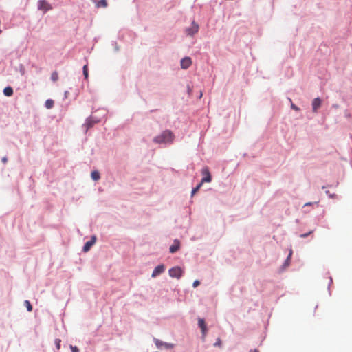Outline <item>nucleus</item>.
<instances>
[{
    "label": "nucleus",
    "instance_id": "412c9836",
    "mask_svg": "<svg viewBox=\"0 0 352 352\" xmlns=\"http://www.w3.org/2000/svg\"><path fill=\"white\" fill-rule=\"evenodd\" d=\"M203 184H201V182L200 184H199L196 188H195L194 189H192V196H193L201 188V185Z\"/></svg>",
    "mask_w": 352,
    "mask_h": 352
},
{
    "label": "nucleus",
    "instance_id": "a878e982",
    "mask_svg": "<svg viewBox=\"0 0 352 352\" xmlns=\"http://www.w3.org/2000/svg\"><path fill=\"white\" fill-rule=\"evenodd\" d=\"M200 282L198 280H196L193 282V287H197L198 285H199Z\"/></svg>",
    "mask_w": 352,
    "mask_h": 352
},
{
    "label": "nucleus",
    "instance_id": "f257e3e1",
    "mask_svg": "<svg viewBox=\"0 0 352 352\" xmlns=\"http://www.w3.org/2000/svg\"><path fill=\"white\" fill-rule=\"evenodd\" d=\"M174 139V135L173 133L169 130H166L162 132V133L158 136H156L153 141L157 144L162 143H172Z\"/></svg>",
    "mask_w": 352,
    "mask_h": 352
},
{
    "label": "nucleus",
    "instance_id": "2eb2a0df",
    "mask_svg": "<svg viewBox=\"0 0 352 352\" xmlns=\"http://www.w3.org/2000/svg\"><path fill=\"white\" fill-rule=\"evenodd\" d=\"M54 100L52 99H48L45 101V107L47 109H52L54 107Z\"/></svg>",
    "mask_w": 352,
    "mask_h": 352
},
{
    "label": "nucleus",
    "instance_id": "6e6552de",
    "mask_svg": "<svg viewBox=\"0 0 352 352\" xmlns=\"http://www.w3.org/2000/svg\"><path fill=\"white\" fill-rule=\"evenodd\" d=\"M96 237L95 236H93L91 237V239L87 242L85 243L84 247H83V251L84 252H88L91 247L96 243Z\"/></svg>",
    "mask_w": 352,
    "mask_h": 352
},
{
    "label": "nucleus",
    "instance_id": "1a4fd4ad",
    "mask_svg": "<svg viewBox=\"0 0 352 352\" xmlns=\"http://www.w3.org/2000/svg\"><path fill=\"white\" fill-rule=\"evenodd\" d=\"M165 270L164 265H157L153 270L151 276L156 277L157 276L162 274Z\"/></svg>",
    "mask_w": 352,
    "mask_h": 352
},
{
    "label": "nucleus",
    "instance_id": "cd10ccee",
    "mask_svg": "<svg viewBox=\"0 0 352 352\" xmlns=\"http://www.w3.org/2000/svg\"><path fill=\"white\" fill-rule=\"evenodd\" d=\"M1 160L3 164H6L8 162V158L7 157H3Z\"/></svg>",
    "mask_w": 352,
    "mask_h": 352
},
{
    "label": "nucleus",
    "instance_id": "f3484780",
    "mask_svg": "<svg viewBox=\"0 0 352 352\" xmlns=\"http://www.w3.org/2000/svg\"><path fill=\"white\" fill-rule=\"evenodd\" d=\"M98 121H92V117L90 118L89 119H88L86 122V126H87V129L92 127L93 124L94 122H97Z\"/></svg>",
    "mask_w": 352,
    "mask_h": 352
},
{
    "label": "nucleus",
    "instance_id": "9b49d317",
    "mask_svg": "<svg viewBox=\"0 0 352 352\" xmlns=\"http://www.w3.org/2000/svg\"><path fill=\"white\" fill-rule=\"evenodd\" d=\"M198 324H199V327L201 329L203 336H205L206 334V331H207V327H206V324L205 323L204 320L203 318H199L198 320Z\"/></svg>",
    "mask_w": 352,
    "mask_h": 352
},
{
    "label": "nucleus",
    "instance_id": "dca6fc26",
    "mask_svg": "<svg viewBox=\"0 0 352 352\" xmlns=\"http://www.w3.org/2000/svg\"><path fill=\"white\" fill-rule=\"evenodd\" d=\"M91 178H92L94 181H98V179H100V173H99V172H98V171H93V172L91 173Z\"/></svg>",
    "mask_w": 352,
    "mask_h": 352
},
{
    "label": "nucleus",
    "instance_id": "f03ea898",
    "mask_svg": "<svg viewBox=\"0 0 352 352\" xmlns=\"http://www.w3.org/2000/svg\"><path fill=\"white\" fill-rule=\"evenodd\" d=\"M168 273L170 276L179 279L182 276L183 271L179 267H174L169 270Z\"/></svg>",
    "mask_w": 352,
    "mask_h": 352
},
{
    "label": "nucleus",
    "instance_id": "20e7f679",
    "mask_svg": "<svg viewBox=\"0 0 352 352\" xmlns=\"http://www.w3.org/2000/svg\"><path fill=\"white\" fill-rule=\"evenodd\" d=\"M153 340H154V342H155L156 346L158 349H162V347H164L165 349H172L174 346V345L173 344L164 342L157 338H154Z\"/></svg>",
    "mask_w": 352,
    "mask_h": 352
},
{
    "label": "nucleus",
    "instance_id": "9d476101",
    "mask_svg": "<svg viewBox=\"0 0 352 352\" xmlns=\"http://www.w3.org/2000/svg\"><path fill=\"white\" fill-rule=\"evenodd\" d=\"M322 100L320 98H315L312 102V109L314 112H317L318 109L320 107Z\"/></svg>",
    "mask_w": 352,
    "mask_h": 352
},
{
    "label": "nucleus",
    "instance_id": "b1692460",
    "mask_svg": "<svg viewBox=\"0 0 352 352\" xmlns=\"http://www.w3.org/2000/svg\"><path fill=\"white\" fill-rule=\"evenodd\" d=\"M70 349H71L72 352H79L78 348L76 346L71 345Z\"/></svg>",
    "mask_w": 352,
    "mask_h": 352
},
{
    "label": "nucleus",
    "instance_id": "c85d7f7f",
    "mask_svg": "<svg viewBox=\"0 0 352 352\" xmlns=\"http://www.w3.org/2000/svg\"><path fill=\"white\" fill-rule=\"evenodd\" d=\"M312 205V203L311 202H308V203H306L304 206H311Z\"/></svg>",
    "mask_w": 352,
    "mask_h": 352
},
{
    "label": "nucleus",
    "instance_id": "ddd939ff",
    "mask_svg": "<svg viewBox=\"0 0 352 352\" xmlns=\"http://www.w3.org/2000/svg\"><path fill=\"white\" fill-rule=\"evenodd\" d=\"M3 94L6 96H11L13 94V89H12V88L11 87H6L3 89Z\"/></svg>",
    "mask_w": 352,
    "mask_h": 352
},
{
    "label": "nucleus",
    "instance_id": "c756f323",
    "mask_svg": "<svg viewBox=\"0 0 352 352\" xmlns=\"http://www.w3.org/2000/svg\"><path fill=\"white\" fill-rule=\"evenodd\" d=\"M250 352H258V350L254 349V350H251Z\"/></svg>",
    "mask_w": 352,
    "mask_h": 352
},
{
    "label": "nucleus",
    "instance_id": "7c9ffc66",
    "mask_svg": "<svg viewBox=\"0 0 352 352\" xmlns=\"http://www.w3.org/2000/svg\"><path fill=\"white\" fill-rule=\"evenodd\" d=\"M291 255H292V252L289 253V256H288V258H287V260H289V256H290Z\"/></svg>",
    "mask_w": 352,
    "mask_h": 352
},
{
    "label": "nucleus",
    "instance_id": "4468645a",
    "mask_svg": "<svg viewBox=\"0 0 352 352\" xmlns=\"http://www.w3.org/2000/svg\"><path fill=\"white\" fill-rule=\"evenodd\" d=\"M107 6V2L106 0H100L96 3L97 8H100V7L106 8Z\"/></svg>",
    "mask_w": 352,
    "mask_h": 352
},
{
    "label": "nucleus",
    "instance_id": "6ab92c4d",
    "mask_svg": "<svg viewBox=\"0 0 352 352\" xmlns=\"http://www.w3.org/2000/svg\"><path fill=\"white\" fill-rule=\"evenodd\" d=\"M83 75L85 76V78L86 80H87L88 77H89L88 65H85L84 67H83Z\"/></svg>",
    "mask_w": 352,
    "mask_h": 352
},
{
    "label": "nucleus",
    "instance_id": "5701e85b",
    "mask_svg": "<svg viewBox=\"0 0 352 352\" xmlns=\"http://www.w3.org/2000/svg\"><path fill=\"white\" fill-rule=\"evenodd\" d=\"M214 346L219 347L221 346V340L219 338L217 339L216 342L214 344Z\"/></svg>",
    "mask_w": 352,
    "mask_h": 352
},
{
    "label": "nucleus",
    "instance_id": "a211bd4d",
    "mask_svg": "<svg viewBox=\"0 0 352 352\" xmlns=\"http://www.w3.org/2000/svg\"><path fill=\"white\" fill-rule=\"evenodd\" d=\"M51 79L52 81L56 82L58 79V74L56 71H54L51 74Z\"/></svg>",
    "mask_w": 352,
    "mask_h": 352
},
{
    "label": "nucleus",
    "instance_id": "423d86ee",
    "mask_svg": "<svg viewBox=\"0 0 352 352\" xmlns=\"http://www.w3.org/2000/svg\"><path fill=\"white\" fill-rule=\"evenodd\" d=\"M199 30V25L195 21L192 23L190 28H186V32L188 35L192 36L196 34Z\"/></svg>",
    "mask_w": 352,
    "mask_h": 352
},
{
    "label": "nucleus",
    "instance_id": "bb28decb",
    "mask_svg": "<svg viewBox=\"0 0 352 352\" xmlns=\"http://www.w3.org/2000/svg\"><path fill=\"white\" fill-rule=\"evenodd\" d=\"M291 107L294 110H296V111H298L299 110V108L298 107H296L295 104H294L293 103H292Z\"/></svg>",
    "mask_w": 352,
    "mask_h": 352
},
{
    "label": "nucleus",
    "instance_id": "39448f33",
    "mask_svg": "<svg viewBox=\"0 0 352 352\" xmlns=\"http://www.w3.org/2000/svg\"><path fill=\"white\" fill-rule=\"evenodd\" d=\"M38 8L39 10H43L44 12L51 10L52 8L50 4L45 0H40L38 2Z\"/></svg>",
    "mask_w": 352,
    "mask_h": 352
},
{
    "label": "nucleus",
    "instance_id": "aec40b11",
    "mask_svg": "<svg viewBox=\"0 0 352 352\" xmlns=\"http://www.w3.org/2000/svg\"><path fill=\"white\" fill-rule=\"evenodd\" d=\"M25 305L27 307V309L28 311H32V306L30 303V302L29 300H25Z\"/></svg>",
    "mask_w": 352,
    "mask_h": 352
},
{
    "label": "nucleus",
    "instance_id": "0eeeda50",
    "mask_svg": "<svg viewBox=\"0 0 352 352\" xmlns=\"http://www.w3.org/2000/svg\"><path fill=\"white\" fill-rule=\"evenodd\" d=\"M192 64L191 58L189 57H185L181 60V67L183 69L188 68Z\"/></svg>",
    "mask_w": 352,
    "mask_h": 352
},
{
    "label": "nucleus",
    "instance_id": "393cba45",
    "mask_svg": "<svg viewBox=\"0 0 352 352\" xmlns=\"http://www.w3.org/2000/svg\"><path fill=\"white\" fill-rule=\"evenodd\" d=\"M311 233H312V231H310V232H309L307 233H305V234H302L300 235V237L301 238H305V237L308 236L309 234H311Z\"/></svg>",
    "mask_w": 352,
    "mask_h": 352
},
{
    "label": "nucleus",
    "instance_id": "7ed1b4c3",
    "mask_svg": "<svg viewBox=\"0 0 352 352\" xmlns=\"http://www.w3.org/2000/svg\"><path fill=\"white\" fill-rule=\"evenodd\" d=\"M201 174L204 176L201 179V184H204L205 182H210L212 180V177L210 175V173L209 171L208 168L205 167L201 170Z\"/></svg>",
    "mask_w": 352,
    "mask_h": 352
},
{
    "label": "nucleus",
    "instance_id": "f8f14e48",
    "mask_svg": "<svg viewBox=\"0 0 352 352\" xmlns=\"http://www.w3.org/2000/svg\"><path fill=\"white\" fill-rule=\"evenodd\" d=\"M180 247V243L178 240H175L173 244L170 247V252L171 253L176 252Z\"/></svg>",
    "mask_w": 352,
    "mask_h": 352
},
{
    "label": "nucleus",
    "instance_id": "4be33fe9",
    "mask_svg": "<svg viewBox=\"0 0 352 352\" xmlns=\"http://www.w3.org/2000/svg\"><path fill=\"white\" fill-rule=\"evenodd\" d=\"M60 342H61L60 339L57 338L55 340L56 346L58 350H59L60 349Z\"/></svg>",
    "mask_w": 352,
    "mask_h": 352
}]
</instances>
